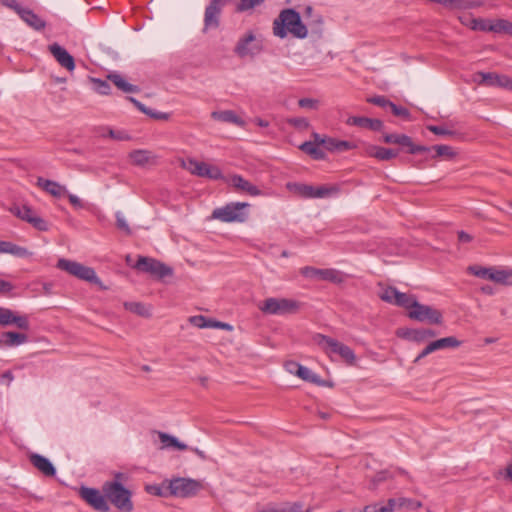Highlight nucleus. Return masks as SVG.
<instances>
[{"label":"nucleus","instance_id":"c03bdc74","mask_svg":"<svg viewBox=\"0 0 512 512\" xmlns=\"http://www.w3.org/2000/svg\"><path fill=\"white\" fill-rule=\"evenodd\" d=\"M124 307L140 316L147 317L150 315L149 309L140 302H125Z\"/></svg>","mask_w":512,"mask_h":512},{"label":"nucleus","instance_id":"603ef678","mask_svg":"<svg viewBox=\"0 0 512 512\" xmlns=\"http://www.w3.org/2000/svg\"><path fill=\"white\" fill-rule=\"evenodd\" d=\"M167 481H165L162 485H148L146 486V491L155 496H167L169 493L166 490Z\"/></svg>","mask_w":512,"mask_h":512},{"label":"nucleus","instance_id":"393cba45","mask_svg":"<svg viewBox=\"0 0 512 512\" xmlns=\"http://www.w3.org/2000/svg\"><path fill=\"white\" fill-rule=\"evenodd\" d=\"M30 462L47 477H53L56 474V469L51 461L40 454H32L30 456Z\"/></svg>","mask_w":512,"mask_h":512},{"label":"nucleus","instance_id":"ea45409f","mask_svg":"<svg viewBox=\"0 0 512 512\" xmlns=\"http://www.w3.org/2000/svg\"><path fill=\"white\" fill-rule=\"evenodd\" d=\"M2 253H8L16 257L25 258L32 255L25 247L18 246L9 241H3Z\"/></svg>","mask_w":512,"mask_h":512},{"label":"nucleus","instance_id":"ddd939ff","mask_svg":"<svg viewBox=\"0 0 512 512\" xmlns=\"http://www.w3.org/2000/svg\"><path fill=\"white\" fill-rule=\"evenodd\" d=\"M79 496L90 507L98 512L110 511V505L103 491L92 487L81 486L79 489Z\"/></svg>","mask_w":512,"mask_h":512},{"label":"nucleus","instance_id":"bb28decb","mask_svg":"<svg viewBox=\"0 0 512 512\" xmlns=\"http://www.w3.org/2000/svg\"><path fill=\"white\" fill-rule=\"evenodd\" d=\"M28 337L24 333L13 331L3 332L0 335V347H16L26 343Z\"/></svg>","mask_w":512,"mask_h":512},{"label":"nucleus","instance_id":"4c0bfd02","mask_svg":"<svg viewBox=\"0 0 512 512\" xmlns=\"http://www.w3.org/2000/svg\"><path fill=\"white\" fill-rule=\"evenodd\" d=\"M158 436H159V439L162 443V447L163 448H169V447H173L177 450H186L188 449V446L183 443V442H180L176 437L170 435V434H167V433H164V432H159L158 433Z\"/></svg>","mask_w":512,"mask_h":512},{"label":"nucleus","instance_id":"423d86ee","mask_svg":"<svg viewBox=\"0 0 512 512\" xmlns=\"http://www.w3.org/2000/svg\"><path fill=\"white\" fill-rule=\"evenodd\" d=\"M247 207H249V204L245 202H231L223 207L214 209L212 217L225 223L245 222L248 217L245 211Z\"/></svg>","mask_w":512,"mask_h":512},{"label":"nucleus","instance_id":"5701e85b","mask_svg":"<svg viewBox=\"0 0 512 512\" xmlns=\"http://www.w3.org/2000/svg\"><path fill=\"white\" fill-rule=\"evenodd\" d=\"M349 126H357L372 131H380L383 128V122L379 119H372L361 116H351L346 120Z\"/></svg>","mask_w":512,"mask_h":512},{"label":"nucleus","instance_id":"1a4fd4ad","mask_svg":"<svg viewBox=\"0 0 512 512\" xmlns=\"http://www.w3.org/2000/svg\"><path fill=\"white\" fill-rule=\"evenodd\" d=\"M140 272L147 273L157 279H163L173 274V269L154 258L140 256L133 265Z\"/></svg>","mask_w":512,"mask_h":512},{"label":"nucleus","instance_id":"a19ab883","mask_svg":"<svg viewBox=\"0 0 512 512\" xmlns=\"http://www.w3.org/2000/svg\"><path fill=\"white\" fill-rule=\"evenodd\" d=\"M438 3L452 11L467 10L474 7L471 0H440Z\"/></svg>","mask_w":512,"mask_h":512},{"label":"nucleus","instance_id":"6e6d98bb","mask_svg":"<svg viewBox=\"0 0 512 512\" xmlns=\"http://www.w3.org/2000/svg\"><path fill=\"white\" fill-rule=\"evenodd\" d=\"M189 322L198 328H209L210 319L202 315H196L189 318Z\"/></svg>","mask_w":512,"mask_h":512},{"label":"nucleus","instance_id":"8fccbe9b","mask_svg":"<svg viewBox=\"0 0 512 512\" xmlns=\"http://www.w3.org/2000/svg\"><path fill=\"white\" fill-rule=\"evenodd\" d=\"M429 150H435L436 154L433 156V158L435 157H442V156H445V157H448V158H451L454 156V152L452 150V147L448 146V145H435L433 147H428Z\"/></svg>","mask_w":512,"mask_h":512},{"label":"nucleus","instance_id":"13d9d810","mask_svg":"<svg viewBox=\"0 0 512 512\" xmlns=\"http://www.w3.org/2000/svg\"><path fill=\"white\" fill-rule=\"evenodd\" d=\"M427 129L434 133L435 135H441V136H452L454 135V131L449 130L443 126H436V125H429L427 126Z\"/></svg>","mask_w":512,"mask_h":512},{"label":"nucleus","instance_id":"72a5a7b5","mask_svg":"<svg viewBox=\"0 0 512 512\" xmlns=\"http://www.w3.org/2000/svg\"><path fill=\"white\" fill-rule=\"evenodd\" d=\"M302 504L299 502L294 503H286L280 507H276L273 505H268L263 509H260L257 512H310L309 509L303 511Z\"/></svg>","mask_w":512,"mask_h":512},{"label":"nucleus","instance_id":"a18cd8bd","mask_svg":"<svg viewBox=\"0 0 512 512\" xmlns=\"http://www.w3.org/2000/svg\"><path fill=\"white\" fill-rule=\"evenodd\" d=\"M477 81L481 85L496 87L497 74L491 72H479L477 74Z\"/></svg>","mask_w":512,"mask_h":512},{"label":"nucleus","instance_id":"09e8293b","mask_svg":"<svg viewBox=\"0 0 512 512\" xmlns=\"http://www.w3.org/2000/svg\"><path fill=\"white\" fill-rule=\"evenodd\" d=\"M265 0H240L237 5V11L244 12L248 10H252L257 6L262 5Z\"/></svg>","mask_w":512,"mask_h":512},{"label":"nucleus","instance_id":"4468645a","mask_svg":"<svg viewBox=\"0 0 512 512\" xmlns=\"http://www.w3.org/2000/svg\"><path fill=\"white\" fill-rule=\"evenodd\" d=\"M262 51L261 40L257 39L252 31L247 32L239 38L234 53L240 58L254 57Z\"/></svg>","mask_w":512,"mask_h":512},{"label":"nucleus","instance_id":"f3484780","mask_svg":"<svg viewBox=\"0 0 512 512\" xmlns=\"http://www.w3.org/2000/svg\"><path fill=\"white\" fill-rule=\"evenodd\" d=\"M226 0H211L204 13V30L216 29L220 24V14Z\"/></svg>","mask_w":512,"mask_h":512},{"label":"nucleus","instance_id":"58836bf2","mask_svg":"<svg viewBox=\"0 0 512 512\" xmlns=\"http://www.w3.org/2000/svg\"><path fill=\"white\" fill-rule=\"evenodd\" d=\"M2 253H8L16 257L25 258L32 255L25 247L18 246L9 241H3Z\"/></svg>","mask_w":512,"mask_h":512},{"label":"nucleus","instance_id":"6ab92c4d","mask_svg":"<svg viewBox=\"0 0 512 512\" xmlns=\"http://www.w3.org/2000/svg\"><path fill=\"white\" fill-rule=\"evenodd\" d=\"M460 344L461 342L453 336L432 341L418 354V356L414 360V363H418L421 359L437 350L446 348H457L460 346Z\"/></svg>","mask_w":512,"mask_h":512},{"label":"nucleus","instance_id":"37998d69","mask_svg":"<svg viewBox=\"0 0 512 512\" xmlns=\"http://www.w3.org/2000/svg\"><path fill=\"white\" fill-rule=\"evenodd\" d=\"M395 296H396V298H395L396 300H395L394 305L403 307V308L407 309L408 311H410L412 309V307L414 306V303H416V301H417V299L414 295L402 293L400 291H398Z\"/></svg>","mask_w":512,"mask_h":512},{"label":"nucleus","instance_id":"69168bd1","mask_svg":"<svg viewBox=\"0 0 512 512\" xmlns=\"http://www.w3.org/2000/svg\"><path fill=\"white\" fill-rule=\"evenodd\" d=\"M298 105L301 108L314 109L317 107V100L312 98H302L298 101Z\"/></svg>","mask_w":512,"mask_h":512},{"label":"nucleus","instance_id":"f257e3e1","mask_svg":"<svg viewBox=\"0 0 512 512\" xmlns=\"http://www.w3.org/2000/svg\"><path fill=\"white\" fill-rule=\"evenodd\" d=\"M291 33L294 37L303 39L308 35L307 27L302 23L300 14L294 9H284L273 22V33L279 38H285Z\"/></svg>","mask_w":512,"mask_h":512},{"label":"nucleus","instance_id":"864d4df0","mask_svg":"<svg viewBox=\"0 0 512 512\" xmlns=\"http://www.w3.org/2000/svg\"><path fill=\"white\" fill-rule=\"evenodd\" d=\"M287 123L299 130H306L309 127V122L304 117L289 118Z\"/></svg>","mask_w":512,"mask_h":512},{"label":"nucleus","instance_id":"2eb2a0df","mask_svg":"<svg viewBox=\"0 0 512 512\" xmlns=\"http://www.w3.org/2000/svg\"><path fill=\"white\" fill-rule=\"evenodd\" d=\"M9 210L13 215L23 221H26L39 231H47L49 229L48 222L27 205H14Z\"/></svg>","mask_w":512,"mask_h":512},{"label":"nucleus","instance_id":"cd10ccee","mask_svg":"<svg viewBox=\"0 0 512 512\" xmlns=\"http://www.w3.org/2000/svg\"><path fill=\"white\" fill-rule=\"evenodd\" d=\"M107 79L124 93H137L140 91L138 86L128 83L124 77L117 72L109 73Z\"/></svg>","mask_w":512,"mask_h":512},{"label":"nucleus","instance_id":"412c9836","mask_svg":"<svg viewBox=\"0 0 512 512\" xmlns=\"http://www.w3.org/2000/svg\"><path fill=\"white\" fill-rule=\"evenodd\" d=\"M300 273L309 279H320L333 283H338L341 281V275L335 269H318L311 266H305L301 268Z\"/></svg>","mask_w":512,"mask_h":512},{"label":"nucleus","instance_id":"49530a36","mask_svg":"<svg viewBox=\"0 0 512 512\" xmlns=\"http://www.w3.org/2000/svg\"><path fill=\"white\" fill-rule=\"evenodd\" d=\"M398 290L395 287L388 286L386 288H383L382 291L379 293V297L382 301L394 304L395 298Z\"/></svg>","mask_w":512,"mask_h":512},{"label":"nucleus","instance_id":"338daca9","mask_svg":"<svg viewBox=\"0 0 512 512\" xmlns=\"http://www.w3.org/2000/svg\"><path fill=\"white\" fill-rule=\"evenodd\" d=\"M209 328H219L227 331H231L233 329L230 324L213 319H210Z\"/></svg>","mask_w":512,"mask_h":512},{"label":"nucleus","instance_id":"de8ad7c7","mask_svg":"<svg viewBox=\"0 0 512 512\" xmlns=\"http://www.w3.org/2000/svg\"><path fill=\"white\" fill-rule=\"evenodd\" d=\"M94 90L101 95H108L110 93V85L107 81L98 78H91Z\"/></svg>","mask_w":512,"mask_h":512},{"label":"nucleus","instance_id":"9b49d317","mask_svg":"<svg viewBox=\"0 0 512 512\" xmlns=\"http://www.w3.org/2000/svg\"><path fill=\"white\" fill-rule=\"evenodd\" d=\"M181 167L199 177H206L212 180L225 179L217 166H212L193 158L181 160Z\"/></svg>","mask_w":512,"mask_h":512},{"label":"nucleus","instance_id":"5fc2aeb1","mask_svg":"<svg viewBox=\"0 0 512 512\" xmlns=\"http://www.w3.org/2000/svg\"><path fill=\"white\" fill-rule=\"evenodd\" d=\"M389 109L397 117H401V118H404V119H409L410 118V112L405 107L397 106L395 103L392 102L390 104V108Z\"/></svg>","mask_w":512,"mask_h":512},{"label":"nucleus","instance_id":"39448f33","mask_svg":"<svg viewBox=\"0 0 512 512\" xmlns=\"http://www.w3.org/2000/svg\"><path fill=\"white\" fill-rule=\"evenodd\" d=\"M315 341L319 346H321L325 350L327 354H337L347 364H355L356 356L349 346L323 334H317L315 336Z\"/></svg>","mask_w":512,"mask_h":512},{"label":"nucleus","instance_id":"7ed1b4c3","mask_svg":"<svg viewBox=\"0 0 512 512\" xmlns=\"http://www.w3.org/2000/svg\"><path fill=\"white\" fill-rule=\"evenodd\" d=\"M301 303L288 298H267L260 305L259 309L269 315H289L299 311Z\"/></svg>","mask_w":512,"mask_h":512},{"label":"nucleus","instance_id":"bf43d9fd","mask_svg":"<svg viewBox=\"0 0 512 512\" xmlns=\"http://www.w3.org/2000/svg\"><path fill=\"white\" fill-rule=\"evenodd\" d=\"M116 225L120 230H123L126 234H130V227L121 212L116 213Z\"/></svg>","mask_w":512,"mask_h":512},{"label":"nucleus","instance_id":"3c124183","mask_svg":"<svg viewBox=\"0 0 512 512\" xmlns=\"http://www.w3.org/2000/svg\"><path fill=\"white\" fill-rule=\"evenodd\" d=\"M470 28L475 31H483V32H489L488 27L490 24L489 19H483V18H474V20L469 22Z\"/></svg>","mask_w":512,"mask_h":512},{"label":"nucleus","instance_id":"c9c22d12","mask_svg":"<svg viewBox=\"0 0 512 512\" xmlns=\"http://www.w3.org/2000/svg\"><path fill=\"white\" fill-rule=\"evenodd\" d=\"M299 149L314 160H323L326 157L324 150L315 143L304 142L299 146Z\"/></svg>","mask_w":512,"mask_h":512},{"label":"nucleus","instance_id":"a878e982","mask_svg":"<svg viewBox=\"0 0 512 512\" xmlns=\"http://www.w3.org/2000/svg\"><path fill=\"white\" fill-rule=\"evenodd\" d=\"M37 185L50 195L57 198L63 197L67 194L66 187L53 180L39 177L37 179Z\"/></svg>","mask_w":512,"mask_h":512},{"label":"nucleus","instance_id":"b1692460","mask_svg":"<svg viewBox=\"0 0 512 512\" xmlns=\"http://www.w3.org/2000/svg\"><path fill=\"white\" fill-rule=\"evenodd\" d=\"M397 334L398 336L417 343L424 342L428 338L436 336V332L432 329H405L399 331Z\"/></svg>","mask_w":512,"mask_h":512},{"label":"nucleus","instance_id":"0eeeda50","mask_svg":"<svg viewBox=\"0 0 512 512\" xmlns=\"http://www.w3.org/2000/svg\"><path fill=\"white\" fill-rule=\"evenodd\" d=\"M287 188L297 195L307 199L326 198L336 195L339 192V187L335 185L314 187L312 185L301 183H288Z\"/></svg>","mask_w":512,"mask_h":512},{"label":"nucleus","instance_id":"9d476101","mask_svg":"<svg viewBox=\"0 0 512 512\" xmlns=\"http://www.w3.org/2000/svg\"><path fill=\"white\" fill-rule=\"evenodd\" d=\"M57 268L66 271L70 275H73L81 280H85L91 283L100 282L93 268L84 266L83 264L76 261L61 258L57 262Z\"/></svg>","mask_w":512,"mask_h":512},{"label":"nucleus","instance_id":"c756f323","mask_svg":"<svg viewBox=\"0 0 512 512\" xmlns=\"http://www.w3.org/2000/svg\"><path fill=\"white\" fill-rule=\"evenodd\" d=\"M367 154L371 157H375L381 161H388L395 158L399 154V150L379 147V146H370L367 148Z\"/></svg>","mask_w":512,"mask_h":512},{"label":"nucleus","instance_id":"0e129e2a","mask_svg":"<svg viewBox=\"0 0 512 512\" xmlns=\"http://www.w3.org/2000/svg\"><path fill=\"white\" fill-rule=\"evenodd\" d=\"M1 3L14 10L19 16L21 14V10H24L25 7H23L17 0H1Z\"/></svg>","mask_w":512,"mask_h":512},{"label":"nucleus","instance_id":"aec40b11","mask_svg":"<svg viewBox=\"0 0 512 512\" xmlns=\"http://www.w3.org/2000/svg\"><path fill=\"white\" fill-rule=\"evenodd\" d=\"M11 325L22 330H28L30 327L27 316L17 315L9 308L0 307V326L6 327Z\"/></svg>","mask_w":512,"mask_h":512},{"label":"nucleus","instance_id":"4be33fe9","mask_svg":"<svg viewBox=\"0 0 512 512\" xmlns=\"http://www.w3.org/2000/svg\"><path fill=\"white\" fill-rule=\"evenodd\" d=\"M48 50L63 68L68 71H73L75 69V60L73 56L58 43L49 45Z\"/></svg>","mask_w":512,"mask_h":512},{"label":"nucleus","instance_id":"f704fd0d","mask_svg":"<svg viewBox=\"0 0 512 512\" xmlns=\"http://www.w3.org/2000/svg\"><path fill=\"white\" fill-rule=\"evenodd\" d=\"M488 30L489 32L512 36V22L506 19L490 20Z\"/></svg>","mask_w":512,"mask_h":512},{"label":"nucleus","instance_id":"2f4dec72","mask_svg":"<svg viewBox=\"0 0 512 512\" xmlns=\"http://www.w3.org/2000/svg\"><path fill=\"white\" fill-rule=\"evenodd\" d=\"M289 366H293L296 368V375L300 377L302 380L316 384L321 383L319 376L315 374L311 369L302 366L296 362H288V367Z\"/></svg>","mask_w":512,"mask_h":512},{"label":"nucleus","instance_id":"473e14b6","mask_svg":"<svg viewBox=\"0 0 512 512\" xmlns=\"http://www.w3.org/2000/svg\"><path fill=\"white\" fill-rule=\"evenodd\" d=\"M356 148V145L353 142L346 140H338L335 138H328L326 143V150L330 152H344L348 150H352Z\"/></svg>","mask_w":512,"mask_h":512},{"label":"nucleus","instance_id":"6e6552de","mask_svg":"<svg viewBox=\"0 0 512 512\" xmlns=\"http://www.w3.org/2000/svg\"><path fill=\"white\" fill-rule=\"evenodd\" d=\"M468 272L478 278L488 279L498 284L512 285V270L473 265L468 267Z\"/></svg>","mask_w":512,"mask_h":512},{"label":"nucleus","instance_id":"c85d7f7f","mask_svg":"<svg viewBox=\"0 0 512 512\" xmlns=\"http://www.w3.org/2000/svg\"><path fill=\"white\" fill-rule=\"evenodd\" d=\"M20 18L37 31L43 30L46 27V22L28 8L21 10Z\"/></svg>","mask_w":512,"mask_h":512},{"label":"nucleus","instance_id":"20e7f679","mask_svg":"<svg viewBox=\"0 0 512 512\" xmlns=\"http://www.w3.org/2000/svg\"><path fill=\"white\" fill-rule=\"evenodd\" d=\"M203 485L200 481L191 478L177 477L167 481L166 490L169 495L180 498L196 496Z\"/></svg>","mask_w":512,"mask_h":512},{"label":"nucleus","instance_id":"e433bc0d","mask_svg":"<svg viewBox=\"0 0 512 512\" xmlns=\"http://www.w3.org/2000/svg\"><path fill=\"white\" fill-rule=\"evenodd\" d=\"M129 157L136 166H145L155 158L150 151L141 149L132 151Z\"/></svg>","mask_w":512,"mask_h":512},{"label":"nucleus","instance_id":"e2e57ef3","mask_svg":"<svg viewBox=\"0 0 512 512\" xmlns=\"http://www.w3.org/2000/svg\"><path fill=\"white\" fill-rule=\"evenodd\" d=\"M383 505L385 508L381 510L382 512H394L397 509H402L400 507V498H391Z\"/></svg>","mask_w":512,"mask_h":512},{"label":"nucleus","instance_id":"4d7b16f0","mask_svg":"<svg viewBox=\"0 0 512 512\" xmlns=\"http://www.w3.org/2000/svg\"><path fill=\"white\" fill-rule=\"evenodd\" d=\"M422 506L420 501L408 498H400V507L408 510H416Z\"/></svg>","mask_w":512,"mask_h":512},{"label":"nucleus","instance_id":"774afa93","mask_svg":"<svg viewBox=\"0 0 512 512\" xmlns=\"http://www.w3.org/2000/svg\"><path fill=\"white\" fill-rule=\"evenodd\" d=\"M390 473L386 470H383V471H380L378 472L374 478H373V485L376 486L378 483H381L383 481H385L386 479H388L390 477Z\"/></svg>","mask_w":512,"mask_h":512},{"label":"nucleus","instance_id":"680f3d73","mask_svg":"<svg viewBox=\"0 0 512 512\" xmlns=\"http://www.w3.org/2000/svg\"><path fill=\"white\" fill-rule=\"evenodd\" d=\"M496 87H502L512 90V79L506 75L497 74Z\"/></svg>","mask_w":512,"mask_h":512},{"label":"nucleus","instance_id":"f8f14e48","mask_svg":"<svg viewBox=\"0 0 512 512\" xmlns=\"http://www.w3.org/2000/svg\"><path fill=\"white\" fill-rule=\"evenodd\" d=\"M408 317L418 322H424L428 324H442L443 315L442 313L428 305H424L416 301L410 311H408Z\"/></svg>","mask_w":512,"mask_h":512},{"label":"nucleus","instance_id":"7c9ffc66","mask_svg":"<svg viewBox=\"0 0 512 512\" xmlns=\"http://www.w3.org/2000/svg\"><path fill=\"white\" fill-rule=\"evenodd\" d=\"M211 117L214 120L233 123L239 127H243L245 125L244 120L236 115V113L232 110H224V111H213L211 113Z\"/></svg>","mask_w":512,"mask_h":512},{"label":"nucleus","instance_id":"dca6fc26","mask_svg":"<svg viewBox=\"0 0 512 512\" xmlns=\"http://www.w3.org/2000/svg\"><path fill=\"white\" fill-rule=\"evenodd\" d=\"M383 141L388 144H397L403 148H407L410 154H417L428 152L429 148L423 145H416L413 143L411 137L405 134L389 133L383 136Z\"/></svg>","mask_w":512,"mask_h":512},{"label":"nucleus","instance_id":"f03ea898","mask_svg":"<svg viewBox=\"0 0 512 512\" xmlns=\"http://www.w3.org/2000/svg\"><path fill=\"white\" fill-rule=\"evenodd\" d=\"M122 474L115 475L114 480L106 481L102 485V491L110 502L119 512H132L134 504L132 501V492L121 483Z\"/></svg>","mask_w":512,"mask_h":512},{"label":"nucleus","instance_id":"052dcab7","mask_svg":"<svg viewBox=\"0 0 512 512\" xmlns=\"http://www.w3.org/2000/svg\"><path fill=\"white\" fill-rule=\"evenodd\" d=\"M369 103H372L374 105L380 106L382 108H390V104L392 103L390 100H388L384 96H375L368 98L367 100Z\"/></svg>","mask_w":512,"mask_h":512},{"label":"nucleus","instance_id":"79ce46f5","mask_svg":"<svg viewBox=\"0 0 512 512\" xmlns=\"http://www.w3.org/2000/svg\"><path fill=\"white\" fill-rule=\"evenodd\" d=\"M140 111H142L143 113L149 115L151 118L153 119H156V120H168L170 118V114L166 113V112H160V111H154L152 109H148L145 107L144 104H142L141 102H139L138 100H136L135 98L133 97H129L128 98Z\"/></svg>","mask_w":512,"mask_h":512},{"label":"nucleus","instance_id":"a211bd4d","mask_svg":"<svg viewBox=\"0 0 512 512\" xmlns=\"http://www.w3.org/2000/svg\"><path fill=\"white\" fill-rule=\"evenodd\" d=\"M225 181L238 193H245L254 197L263 195V192L256 185L244 179L239 174H233L225 178Z\"/></svg>","mask_w":512,"mask_h":512}]
</instances>
